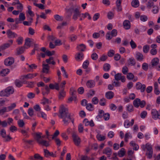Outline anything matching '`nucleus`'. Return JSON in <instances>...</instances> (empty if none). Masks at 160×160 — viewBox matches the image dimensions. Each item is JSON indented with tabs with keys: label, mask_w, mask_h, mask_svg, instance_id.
<instances>
[{
	"label": "nucleus",
	"mask_w": 160,
	"mask_h": 160,
	"mask_svg": "<svg viewBox=\"0 0 160 160\" xmlns=\"http://www.w3.org/2000/svg\"><path fill=\"white\" fill-rule=\"evenodd\" d=\"M60 117L63 119V121L66 126L68 125L71 121L72 123H74V120L71 117V114L69 113L68 108L65 107L64 106L62 105L59 110Z\"/></svg>",
	"instance_id": "obj_1"
},
{
	"label": "nucleus",
	"mask_w": 160,
	"mask_h": 160,
	"mask_svg": "<svg viewBox=\"0 0 160 160\" xmlns=\"http://www.w3.org/2000/svg\"><path fill=\"white\" fill-rule=\"evenodd\" d=\"M41 132H37L35 134V139L39 144L42 145L46 147L49 146V142L46 140H43L45 137V136H42Z\"/></svg>",
	"instance_id": "obj_2"
},
{
	"label": "nucleus",
	"mask_w": 160,
	"mask_h": 160,
	"mask_svg": "<svg viewBox=\"0 0 160 160\" xmlns=\"http://www.w3.org/2000/svg\"><path fill=\"white\" fill-rule=\"evenodd\" d=\"M145 148L147 149V151L146 153V155L148 158L151 159L152 157L153 153V149L152 146L148 143H147L145 145Z\"/></svg>",
	"instance_id": "obj_3"
},
{
	"label": "nucleus",
	"mask_w": 160,
	"mask_h": 160,
	"mask_svg": "<svg viewBox=\"0 0 160 160\" xmlns=\"http://www.w3.org/2000/svg\"><path fill=\"white\" fill-rule=\"evenodd\" d=\"M72 137L75 144L77 146H79L81 142V139L77 133L75 132H73Z\"/></svg>",
	"instance_id": "obj_4"
},
{
	"label": "nucleus",
	"mask_w": 160,
	"mask_h": 160,
	"mask_svg": "<svg viewBox=\"0 0 160 160\" xmlns=\"http://www.w3.org/2000/svg\"><path fill=\"white\" fill-rule=\"evenodd\" d=\"M57 152H55L54 153L53 152H50L48 150L46 149H44V156L46 158H49L52 157L53 158H55L57 157Z\"/></svg>",
	"instance_id": "obj_5"
},
{
	"label": "nucleus",
	"mask_w": 160,
	"mask_h": 160,
	"mask_svg": "<svg viewBox=\"0 0 160 160\" xmlns=\"http://www.w3.org/2000/svg\"><path fill=\"white\" fill-rule=\"evenodd\" d=\"M151 114L152 118L154 119H160V110L158 111L156 109H152L151 110Z\"/></svg>",
	"instance_id": "obj_6"
},
{
	"label": "nucleus",
	"mask_w": 160,
	"mask_h": 160,
	"mask_svg": "<svg viewBox=\"0 0 160 160\" xmlns=\"http://www.w3.org/2000/svg\"><path fill=\"white\" fill-rule=\"evenodd\" d=\"M146 85L145 84H142L140 82H137L136 85V88L137 90H140L141 92H144L146 89Z\"/></svg>",
	"instance_id": "obj_7"
},
{
	"label": "nucleus",
	"mask_w": 160,
	"mask_h": 160,
	"mask_svg": "<svg viewBox=\"0 0 160 160\" xmlns=\"http://www.w3.org/2000/svg\"><path fill=\"white\" fill-rule=\"evenodd\" d=\"M81 12L78 8H76L73 11V14L72 16V18L74 20H76L78 17H79Z\"/></svg>",
	"instance_id": "obj_8"
},
{
	"label": "nucleus",
	"mask_w": 160,
	"mask_h": 160,
	"mask_svg": "<svg viewBox=\"0 0 160 160\" xmlns=\"http://www.w3.org/2000/svg\"><path fill=\"white\" fill-rule=\"evenodd\" d=\"M84 55L82 52H79L75 54V59L78 61H81L84 58Z\"/></svg>",
	"instance_id": "obj_9"
},
{
	"label": "nucleus",
	"mask_w": 160,
	"mask_h": 160,
	"mask_svg": "<svg viewBox=\"0 0 160 160\" xmlns=\"http://www.w3.org/2000/svg\"><path fill=\"white\" fill-rule=\"evenodd\" d=\"M33 43L32 41L30 38H27L25 40V44L24 47L25 48H28L31 47V45Z\"/></svg>",
	"instance_id": "obj_10"
},
{
	"label": "nucleus",
	"mask_w": 160,
	"mask_h": 160,
	"mask_svg": "<svg viewBox=\"0 0 160 160\" xmlns=\"http://www.w3.org/2000/svg\"><path fill=\"white\" fill-rule=\"evenodd\" d=\"M14 59L12 57L9 58L4 61L5 64L8 66L12 65L14 62Z\"/></svg>",
	"instance_id": "obj_11"
},
{
	"label": "nucleus",
	"mask_w": 160,
	"mask_h": 160,
	"mask_svg": "<svg viewBox=\"0 0 160 160\" xmlns=\"http://www.w3.org/2000/svg\"><path fill=\"white\" fill-rule=\"evenodd\" d=\"M134 123V120L132 119L131 122H130L127 119L125 121L124 126L126 128H128L130 126H132Z\"/></svg>",
	"instance_id": "obj_12"
},
{
	"label": "nucleus",
	"mask_w": 160,
	"mask_h": 160,
	"mask_svg": "<svg viewBox=\"0 0 160 160\" xmlns=\"http://www.w3.org/2000/svg\"><path fill=\"white\" fill-rule=\"evenodd\" d=\"M6 32L8 38H14L18 36L16 33L12 32L10 29L8 30Z\"/></svg>",
	"instance_id": "obj_13"
},
{
	"label": "nucleus",
	"mask_w": 160,
	"mask_h": 160,
	"mask_svg": "<svg viewBox=\"0 0 160 160\" xmlns=\"http://www.w3.org/2000/svg\"><path fill=\"white\" fill-rule=\"evenodd\" d=\"M76 48L78 51L79 52H82L85 51L86 49V46L84 44H81L78 45Z\"/></svg>",
	"instance_id": "obj_14"
},
{
	"label": "nucleus",
	"mask_w": 160,
	"mask_h": 160,
	"mask_svg": "<svg viewBox=\"0 0 160 160\" xmlns=\"http://www.w3.org/2000/svg\"><path fill=\"white\" fill-rule=\"evenodd\" d=\"M86 84L88 88H91L94 87L95 85V82L93 80H89L86 82Z\"/></svg>",
	"instance_id": "obj_15"
},
{
	"label": "nucleus",
	"mask_w": 160,
	"mask_h": 160,
	"mask_svg": "<svg viewBox=\"0 0 160 160\" xmlns=\"http://www.w3.org/2000/svg\"><path fill=\"white\" fill-rule=\"evenodd\" d=\"M103 153L106 154L108 157H110L112 153V149L109 148H106L103 150Z\"/></svg>",
	"instance_id": "obj_16"
},
{
	"label": "nucleus",
	"mask_w": 160,
	"mask_h": 160,
	"mask_svg": "<svg viewBox=\"0 0 160 160\" xmlns=\"http://www.w3.org/2000/svg\"><path fill=\"white\" fill-rule=\"evenodd\" d=\"M114 93L112 91L107 92L105 95L106 98L108 99H112L114 97Z\"/></svg>",
	"instance_id": "obj_17"
},
{
	"label": "nucleus",
	"mask_w": 160,
	"mask_h": 160,
	"mask_svg": "<svg viewBox=\"0 0 160 160\" xmlns=\"http://www.w3.org/2000/svg\"><path fill=\"white\" fill-rule=\"evenodd\" d=\"M65 95L66 92L64 91V88H63L59 92V94L58 96L59 99L62 100L65 97Z\"/></svg>",
	"instance_id": "obj_18"
},
{
	"label": "nucleus",
	"mask_w": 160,
	"mask_h": 160,
	"mask_svg": "<svg viewBox=\"0 0 160 160\" xmlns=\"http://www.w3.org/2000/svg\"><path fill=\"white\" fill-rule=\"evenodd\" d=\"M13 41L12 40H9L8 41V42L5 43L2 45L3 49L5 50L6 48L9 47L12 44Z\"/></svg>",
	"instance_id": "obj_19"
},
{
	"label": "nucleus",
	"mask_w": 160,
	"mask_h": 160,
	"mask_svg": "<svg viewBox=\"0 0 160 160\" xmlns=\"http://www.w3.org/2000/svg\"><path fill=\"white\" fill-rule=\"evenodd\" d=\"M123 25L125 29H128L130 28V23L128 20H124L123 22Z\"/></svg>",
	"instance_id": "obj_20"
},
{
	"label": "nucleus",
	"mask_w": 160,
	"mask_h": 160,
	"mask_svg": "<svg viewBox=\"0 0 160 160\" xmlns=\"http://www.w3.org/2000/svg\"><path fill=\"white\" fill-rule=\"evenodd\" d=\"M46 62L48 64H52V65H55L56 64V62L54 60V58L53 57H50L49 58L46 60Z\"/></svg>",
	"instance_id": "obj_21"
},
{
	"label": "nucleus",
	"mask_w": 160,
	"mask_h": 160,
	"mask_svg": "<svg viewBox=\"0 0 160 160\" xmlns=\"http://www.w3.org/2000/svg\"><path fill=\"white\" fill-rule=\"evenodd\" d=\"M49 87L50 89H56L57 90H59V85L58 83H55L54 85L52 83H50L49 84Z\"/></svg>",
	"instance_id": "obj_22"
},
{
	"label": "nucleus",
	"mask_w": 160,
	"mask_h": 160,
	"mask_svg": "<svg viewBox=\"0 0 160 160\" xmlns=\"http://www.w3.org/2000/svg\"><path fill=\"white\" fill-rule=\"evenodd\" d=\"M9 72L10 70L8 69H3L0 72V75L4 77L7 75Z\"/></svg>",
	"instance_id": "obj_23"
},
{
	"label": "nucleus",
	"mask_w": 160,
	"mask_h": 160,
	"mask_svg": "<svg viewBox=\"0 0 160 160\" xmlns=\"http://www.w3.org/2000/svg\"><path fill=\"white\" fill-rule=\"evenodd\" d=\"M159 62V60L158 58H154L151 61V63L152 67L157 65Z\"/></svg>",
	"instance_id": "obj_24"
},
{
	"label": "nucleus",
	"mask_w": 160,
	"mask_h": 160,
	"mask_svg": "<svg viewBox=\"0 0 160 160\" xmlns=\"http://www.w3.org/2000/svg\"><path fill=\"white\" fill-rule=\"evenodd\" d=\"M136 58L138 61H142L144 59V57L142 53L138 52L136 53Z\"/></svg>",
	"instance_id": "obj_25"
},
{
	"label": "nucleus",
	"mask_w": 160,
	"mask_h": 160,
	"mask_svg": "<svg viewBox=\"0 0 160 160\" xmlns=\"http://www.w3.org/2000/svg\"><path fill=\"white\" fill-rule=\"evenodd\" d=\"M43 67L42 71L43 72L47 73L48 72V71L50 69V67L48 65V64H42Z\"/></svg>",
	"instance_id": "obj_26"
},
{
	"label": "nucleus",
	"mask_w": 160,
	"mask_h": 160,
	"mask_svg": "<svg viewBox=\"0 0 160 160\" xmlns=\"http://www.w3.org/2000/svg\"><path fill=\"white\" fill-rule=\"evenodd\" d=\"M5 90L8 96L10 94H12L14 92V90L11 87H9L6 88Z\"/></svg>",
	"instance_id": "obj_27"
},
{
	"label": "nucleus",
	"mask_w": 160,
	"mask_h": 160,
	"mask_svg": "<svg viewBox=\"0 0 160 160\" xmlns=\"http://www.w3.org/2000/svg\"><path fill=\"white\" fill-rule=\"evenodd\" d=\"M128 64L129 65L134 66L136 64L135 60L133 58H131L128 61Z\"/></svg>",
	"instance_id": "obj_28"
},
{
	"label": "nucleus",
	"mask_w": 160,
	"mask_h": 160,
	"mask_svg": "<svg viewBox=\"0 0 160 160\" xmlns=\"http://www.w3.org/2000/svg\"><path fill=\"white\" fill-rule=\"evenodd\" d=\"M51 102L48 99L45 98L44 97H43V99L42 100L41 103L43 105L46 104H50Z\"/></svg>",
	"instance_id": "obj_29"
},
{
	"label": "nucleus",
	"mask_w": 160,
	"mask_h": 160,
	"mask_svg": "<svg viewBox=\"0 0 160 160\" xmlns=\"http://www.w3.org/2000/svg\"><path fill=\"white\" fill-rule=\"evenodd\" d=\"M132 6L134 8H137L139 6V3L138 0H133L131 2Z\"/></svg>",
	"instance_id": "obj_30"
},
{
	"label": "nucleus",
	"mask_w": 160,
	"mask_h": 160,
	"mask_svg": "<svg viewBox=\"0 0 160 160\" xmlns=\"http://www.w3.org/2000/svg\"><path fill=\"white\" fill-rule=\"evenodd\" d=\"M111 68L110 65L107 63L104 64L103 66V70L106 72H108L109 70Z\"/></svg>",
	"instance_id": "obj_31"
},
{
	"label": "nucleus",
	"mask_w": 160,
	"mask_h": 160,
	"mask_svg": "<svg viewBox=\"0 0 160 160\" xmlns=\"http://www.w3.org/2000/svg\"><path fill=\"white\" fill-rule=\"evenodd\" d=\"M15 84L16 86L18 88L21 87L23 85L22 82L18 79H16L15 80Z\"/></svg>",
	"instance_id": "obj_32"
},
{
	"label": "nucleus",
	"mask_w": 160,
	"mask_h": 160,
	"mask_svg": "<svg viewBox=\"0 0 160 160\" xmlns=\"http://www.w3.org/2000/svg\"><path fill=\"white\" fill-rule=\"evenodd\" d=\"M125 149L122 148L121 150L118 152V155L120 157H123L125 154Z\"/></svg>",
	"instance_id": "obj_33"
},
{
	"label": "nucleus",
	"mask_w": 160,
	"mask_h": 160,
	"mask_svg": "<svg viewBox=\"0 0 160 160\" xmlns=\"http://www.w3.org/2000/svg\"><path fill=\"white\" fill-rule=\"evenodd\" d=\"M24 47H22L17 48L16 49L17 54L19 55L23 53L24 52Z\"/></svg>",
	"instance_id": "obj_34"
},
{
	"label": "nucleus",
	"mask_w": 160,
	"mask_h": 160,
	"mask_svg": "<svg viewBox=\"0 0 160 160\" xmlns=\"http://www.w3.org/2000/svg\"><path fill=\"white\" fill-rule=\"evenodd\" d=\"M130 144L131 146L133 147V149L135 150H137L139 148L138 146L133 141H131Z\"/></svg>",
	"instance_id": "obj_35"
},
{
	"label": "nucleus",
	"mask_w": 160,
	"mask_h": 160,
	"mask_svg": "<svg viewBox=\"0 0 160 160\" xmlns=\"http://www.w3.org/2000/svg\"><path fill=\"white\" fill-rule=\"evenodd\" d=\"M140 102V99L139 98H136L133 102V104L135 107L138 108L139 107V102Z\"/></svg>",
	"instance_id": "obj_36"
},
{
	"label": "nucleus",
	"mask_w": 160,
	"mask_h": 160,
	"mask_svg": "<svg viewBox=\"0 0 160 160\" xmlns=\"http://www.w3.org/2000/svg\"><path fill=\"white\" fill-rule=\"evenodd\" d=\"M104 114V111L103 110H99L98 115L97 116L96 118L98 119L99 118H102Z\"/></svg>",
	"instance_id": "obj_37"
},
{
	"label": "nucleus",
	"mask_w": 160,
	"mask_h": 160,
	"mask_svg": "<svg viewBox=\"0 0 160 160\" xmlns=\"http://www.w3.org/2000/svg\"><path fill=\"white\" fill-rule=\"evenodd\" d=\"M96 138L99 141H104L106 138L105 136H102L99 134H98L97 135Z\"/></svg>",
	"instance_id": "obj_38"
},
{
	"label": "nucleus",
	"mask_w": 160,
	"mask_h": 160,
	"mask_svg": "<svg viewBox=\"0 0 160 160\" xmlns=\"http://www.w3.org/2000/svg\"><path fill=\"white\" fill-rule=\"evenodd\" d=\"M54 18L56 20L58 21H62L63 20L62 17L59 15L58 14H56L54 16Z\"/></svg>",
	"instance_id": "obj_39"
},
{
	"label": "nucleus",
	"mask_w": 160,
	"mask_h": 160,
	"mask_svg": "<svg viewBox=\"0 0 160 160\" xmlns=\"http://www.w3.org/2000/svg\"><path fill=\"white\" fill-rule=\"evenodd\" d=\"M86 108L89 111H92L94 110V106L91 103H88L87 104Z\"/></svg>",
	"instance_id": "obj_40"
},
{
	"label": "nucleus",
	"mask_w": 160,
	"mask_h": 160,
	"mask_svg": "<svg viewBox=\"0 0 160 160\" xmlns=\"http://www.w3.org/2000/svg\"><path fill=\"white\" fill-rule=\"evenodd\" d=\"M106 99L105 98H103L100 100L99 104L101 106H105L106 105Z\"/></svg>",
	"instance_id": "obj_41"
},
{
	"label": "nucleus",
	"mask_w": 160,
	"mask_h": 160,
	"mask_svg": "<svg viewBox=\"0 0 160 160\" xmlns=\"http://www.w3.org/2000/svg\"><path fill=\"white\" fill-rule=\"evenodd\" d=\"M77 36L74 34L70 35L68 37V38L71 42H74L77 39Z\"/></svg>",
	"instance_id": "obj_42"
},
{
	"label": "nucleus",
	"mask_w": 160,
	"mask_h": 160,
	"mask_svg": "<svg viewBox=\"0 0 160 160\" xmlns=\"http://www.w3.org/2000/svg\"><path fill=\"white\" fill-rule=\"evenodd\" d=\"M22 79H24L25 78H33V75L32 74L29 73L26 75H24L22 76Z\"/></svg>",
	"instance_id": "obj_43"
},
{
	"label": "nucleus",
	"mask_w": 160,
	"mask_h": 160,
	"mask_svg": "<svg viewBox=\"0 0 160 160\" xmlns=\"http://www.w3.org/2000/svg\"><path fill=\"white\" fill-rule=\"evenodd\" d=\"M149 47L148 45H146L143 46V51L145 53H148L149 50Z\"/></svg>",
	"instance_id": "obj_44"
},
{
	"label": "nucleus",
	"mask_w": 160,
	"mask_h": 160,
	"mask_svg": "<svg viewBox=\"0 0 160 160\" xmlns=\"http://www.w3.org/2000/svg\"><path fill=\"white\" fill-rule=\"evenodd\" d=\"M33 5L41 9H44V6L42 4H37L35 2H34L33 3Z\"/></svg>",
	"instance_id": "obj_45"
},
{
	"label": "nucleus",
	"mask_w": 160,
	"mask_h": 160,
	"mask_svg": "<svg viewBox=\"0 0 160 160\" xmlns=\"http://www.w3.org/2000/svg\"><path fill=\"white\" fill-rule=\"evenodd\" d=\"M35 160H42L43 157L41 156L38 154L36 153L34 155Z\"/></svg>",
	"instance_id": "obj_46"
},
{
	"label": "nucleus",
	"mask_w": 160,
	"mask_h": 160,
	"mask_svg": "<svg viewBox=\"0 0 160 160\" xmlns=\"http://www.w3.org/2000/svg\"><path fill=\"white\" fill-rule=\"evenodd\" d=\"M18 124L20 128H22L25 125V123L22 120H19L18 121Z\"/></svg>",
	"instance_id": "obj_47"
},
{
	"label": "nucleus",
	"mask_w": 160,
	"mask_h": 160,
	"mask_svg": "<svg viewBox=\"0 0 160 160\" xmlns=\"http://www.w3.org/2000/svg\"><path fill=\"white\" fill-rule=\"evenodd\" d=\"M89 64V61L87 60L84 61L82 65V67L83 68H87Z\"/></svg>",
	"instance_id": "obj_48"
},
{
	"label": "nucleus",
	"mask_w": 160,
	"mask_h": 160,
	"mask_svg": "<svg viewBox=\"0 0 160 160\" xmlns=\"http://www.w3.org/2000/svg\"><path fill=\"white\" fill-rule=\"evenodd\" d=\"M122 74L121 73H118L115 75L114 78L115 79L118 81L120 80L122 77Z\"/></svg>",
	"instance_id": "obj_49"
},
{
	"label": "nucleus",
	"mask_w": 160,
	"mask_h": 160,
	"mask_svg": "<svg viewBox=\"0 0 160 160\" xmlns=\"http://www.w3.org/2000/svg\"><path fill=\"white\" fill-rule=\"evenodd\" d=\"M23 38L22 37H18V39L16 40V42L18 43V45H21L22 44V42L23 41Z\"/></svg>",
	"instance_id": "obj_50"
},
{
	"label": "nucleus",
	"mask_w": 160,
	"mask_h": 160,
	"mask_svg": "<svg viewBox=\"0 0 160 160\" xmlns=\"http://www.w3.org/2000/svg\"><path fill=\"white\" fill-rule=\"evenodd\" d=\"M99 102V100L97 97H93L92 100V102L94 104H97Z\"/></svg>",
	"instance_id": "obj_51"
},
{
	"label": "nucleus",
	"mask_w": 160,
	"mask_h": 160,
	"mask_svg": "<svg viewBox=\"0 0 160 160\" xmlns=\"http://www.w3.org/2000/svg\"><path fill=\"white\" fill-rule=\"evenodd\" d=\"M154 5L153 2L151 1H149L147 4V8L149 9H150Z\"/></svg>",
	"instance_id": "obj_52"
},
{
	"label": "nucleus",
	"mask_w": 160,
	"mask_h": 160,
	"mask_svg": "<svg viewBox=\"0 0 160 160\" xmlns=\"http://www.w3.org/2000/svg\"><path fill=\"white\" fill-rule=\"evenodd\" d=\"M114 14L112 12H109L108 13L107 17L109 19H112L114 17Z\"/></svg>",
	"instance_id": "obj_53"
},
{
	"label": "nucleus",
	"mask_w": 160,
	"mask_h": 160,
	"mask_svg": "<svg viewBox=\"0 0 160 160\" xmlns=\"http://www.w3.org/2000/svg\"><path fill=\"white\" fill-rule=\"evenodd\" d=\"M134 78V76L132 73H128L127 76V78L129 80H132Z\"/></svg>",
	"instance_id": "obj_54"
},
{
	"label": "nucleus",
	"mask_w": 160,
	"mask_h": 160,
	"mask_svg": "<svg viewBox=\"0 0 160 160\" xmlns=\"http://www.w3.org/2000/svg\"><path fill=\"white\" fill-rule=\"evenodd\" d=\"M0 96L1 97H8L5 89L0 92Z\"/></svg>",
	"instance_id": "obj_55"
},
{
	"label": "nucleus",
	"mask_w": 160,
	"mask_h": 160,
	"mask_svg": "<svg viewBox=\"0 0 160 160\" xmlns=\"http://www.w3.org/2000/svg\"><path fill=\"white\" fill-rule=\"evenodd\" d=\"M148 64L145 62L143 63L142 64V68L144 71H147L148 69Z\"/></svg>",
	"instance_id": "obj_56"
},
{
	"label": "nucleus",
	"mask_w": 160,
	"mask_h": 160,
	"mask_svg": "<svg viewBox=\"0 0 160 160\" xmlns=\"http://www.w3.org/2000/svg\"><path fill=\"white\" fill-rule=\"evenodd\" d=\"M128 69L126 66H124L122 68V72L124 74H126L128 72Z\"/></svg>",
	"instance_id": "obj_57"
},
{
	"label": "nucleus",
	"mask_w": 160,
	"mask_h": 160,
	"mask_svg": "<svg viewBox=\"0 0 160 160\" xmlns=\"http://www.w3.org/2000/svg\"><path fill=\"white\" fill-rule=\"evenodd\" d=\"M28 114L30 117H32L34 115V111L32 108H29L28 110Z\"/></svg>",
	"instance_id": "obj_58"
},
{
	"label": "nucleus",
	"mask_w": 160,
	"mask_h": 160,
	"mask_svg": "<svg viewBox=\"0 0 160 160\" xmlns=\"http://www.w3.org/2000/svg\"><path fill=\"white\" fill-rule=\"evenodd\" d=\"M127 110L129 112H132L133 111V107L132 105H128L127 106Z\"/></svg>",
	"instance_id": "obj_59"
},
{
	"label": "nucleus",
	"mask_w": 160,
	"mask_h": 160,
	"mask_svg": "<svg viewBox=\"0 0 160 160\" xmlns=\"http://www.w3.org/2000/svg\"><path fill=\"white\" fill-rule=\"evenodd\" d=\"M16 104L15 103H13L10 106H9L7 107L8 111H10L11 110L13 109L14 108L16 107Z\"/></svg>",
	"instance_id": "obj_60"
},
{
	"label": "nucleus",
	"mask_w": 160,
	"mask_h": 160,
	"mask_svg": "<svg viewBox=\"0 0 160 160\" xmlns=\"http://www.w3.org/2000/svg\"><path fill=\"white\" fill-rule=\"evenodd\" d=\"M115 51L113 50H110L108 53V56L109 57H112L115 54Z\"/></svg>",
	"instance_id": "obj_61"
},
{
	"label": "nucleus",
	"mask_w": 160,
	"mask_h": 160,
	"mask_svg": "<svg viewBox=\"0 0 160 160\" xmlns=\"http://www.w3.org/2000/svg\"><path fill=\"white\" fill-rule=\"evenodd\" d=\"M19 19L21 21H24L25 19V17L24 13H21L19 15Z\"/></svg>",
	"instance_id": "obj_62"
},
{
	"label": "nucleus",
	"mask_w": 160,
	"mask_h": 160,
	"mask_svg": "<svg viewBox=\"0 0 160 160\" xmlns=\"http://www.w3.org/2000/svg\"><path fill=\"white\" fill-rule=\"evenodd\" d=\"M103 117L104 120L105 121H107L109 119L110 117V115L108 113H105L104 114Z\"/></svg>",
	"instance_id": "obj_63"
},
{
	"label": "nucleus",
	"mask_w": 160,
	"mask_h": 160,
	"mask_svg": "<svg viewBox=\"0 0 160 160\" xmlns=\"http://www.w3.org/2000/svg\"><path fill=\"white\" fill-rule=\"evenodd\" d=\"M17 8L20 11V12H22L23 8L22 4L21 3L17 5Z\"/></svg>",
	"instance_id": "obj_64"
}]
</instances>
